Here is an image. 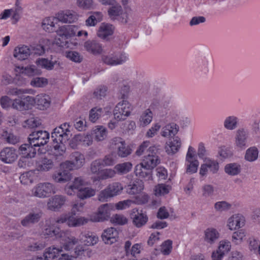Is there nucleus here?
Here are the masks:
<instances>
[{"mask_svg": "<svg viewBox=\"0 0 260 260\" xmlns=\"http://www.w3.org/2000/svg\"><path fill=\"white\" fill-rule=\"evenodd\" d=\"M14 72L15 74V78H14L10 74L4 73L2 77V82L4 84H10L15 83L18 85H22L25 81L21 75L30 77L32 75V68L31 65L23 67L20 65H15Z\"/></svg>", "mask_w": 260, "mask_h": 260, "instance_id": "nucleus-1", "label": "nucleus"}, {"mask_svg": "<svg viewBox=\"0 0 260 260\" xmlns=\"http://www.w3.org/2000/svg\"><path fill=\"white\" fill-rule=\"evenodd\" d=\"M62 132L61 128H55L51 134L53 148L56 151V155H62L65 152L66 147L64 143L69 139V136Z\"/></svg>", "mask_w": 260, "mask_h": 260, "instance_id": "nucleus-2", "label": "nucleus"}, {"mask_svg": "<svg viewBox=\"0 0 260 260\" xmlns=\"http://www.w3.org/2000/svg\"><path fill=\"white\" fill-rule=\"evenodd\" d=\"M45 231V233L50 237L54 236L56 239L62 238V241H64L63 247L67 250L71 249L78 242V239L73 236L69 237L68 234H66L58 228L46 229Z\"/></svg>", "mask_w": 260, "mask_h": 260, "instance_id": "nucleus-3", "label": "nucleus"}, {"mask_svg": "<svg viewBox=\"0 0 260 260\" xmlns=\"http://www.w3.org/2000/svg\"><path fill=\"white\" fill-rule=\"evenodd\" d=\"M31 134L28 138V143L22 144L18 149V153L21 158L19 161V166L25 167L31 165L32 155V146L31 143Z\"/></svg>", "mask_w": 260, "mask_h": 260, "instance_id": "nucleus-4", "label": "nucleus"}, {"mask_svg": "<svg viewBox=\"0 0 260 260\" xmlns=\"http://www.w3.org/2000/svg\"><path fill=\"white\" fill-rule=\"evenodd\" d=\"M122 190L123 186L120 183L113 182L100 192L98 199L101 202H106L108 199L119 194Z\"/></svg>", "mask_w": 260, "mask_h": 260, "instance_id": "nucleus-5", "label": "nucleus"}, {"mask_svg": "<svg viewBox=\"0 0 260 260\" xmlns=\"http://www.w3.org/2000/svg\"><path fill=\"white\" fill-rule=\"evenodd\" d=\"M133 107L127 101L123 100L117 104L113 111L115 119L117 121L124 120L128 117Z\"/></svg>", "mask_w": 260, "mask_h": 260, "instance_id": "nucleus-6", "label": "nucleus"}, {"mask_svg": "<svg viewBox=\"0 0 260 260\" xmlns=\"http://www.w3.org/2000/svg\"><path fill=\"white\" fill-rule=\"evenodd\" d=\"M130 217L132 219L133 223L137 228L144 226L148 220V217L146 212L137 208H134L132 210Z\"/></svg>", "mask_w": 260, "mask_h": 260, "instance_id": "nucleus-7", "label": "nucleus"}, {"mask_svg": "<svg viewBox=\"0 0 260 260\" xmlns=\"http://www.w3.org/2000/svg\"><path fill=\"white\" fill-rule=\"evenodd\" d=\"M56 61H52L48 58H38L35 61L37 68L34 67V75H41L42 71L41 69H45L47 71H51L54 69Z\"/></svg>", "mask_w": 260, "mask_h": 260, "instance_id": "nucleus-8", "label": "nucleus"}, {"mask_svg": "<svg viewBox=\"0 0 260 260\" xmlns=\"http://www.w3.org/2000/svg\"><path fill=\"white\" fill-rule=\"evenodd\" d=\"M56 192L55 186L51 183L46 182L40 183L36 188L34 195L39 198H45Z\"/></svg>", "mask_w": 260, "mask_h": 260, "instance_id": "nucleus-9", "label": "nucleus"}, {"mask_svg": "<svg viewBox=\"0 0 260 260\" xmlns=\"http://www.w3.org/2000/svg\"><path fill=\"white\" fill-rule=\"evenodd\" d=\"M32 103L31 96L28 95H22L15 99L12 103V106L14 109L20 111L28 110L31 108Z\"/></svg>", "mask_w": 260, "mask_h": 260, "instance_id": "nucleus-10", "label": "nucleus"}, {"mask_svg": "<svg viewBox=\"0 0 260 260\" xmlns=\"http://www.w3.org/2000/svg\"><path fill=\"white\" fill-rule=\"evenodd\" d=\"M111 207L112 206L108 204L100 206L98 212L92 217L91 220L100 222L108 220L110 218Z\"/></svg>", "mask_w": 260, "mask_h": 260, "instance_id": "nucleus-11", "label": "nucleus"}, {"mask_svg": "<svg viewBox=\"0 0 260 260\" xmlns=\"http://www.w3.org/2000/svg\"><path fill=\"white\" fill-rule=\"evenodd\" d=\"M31 54V49L24 45H19L15 47L13 52V57L19 61L27 60Z\"/></svg>", "mask_w": 260, "mask_h": 260, "instance_id": "nucleus-12", "label": "nucleus"}, {"mask_svg": "<svg viewBox=\"0 0 260 260\" xmlns=\"http://www.w3.org/2000/svg\"><path fill=\"white\" fill-rule=\"evenodd\" d=\"M88 220L81 217L76 218L71 216H63L59 217L56 221L58 223H66L69 226H79L87 223Z\"/></svg>", "mask_w": 260, "mask_h": 260, "instance_id": "nucleus-13", "label": "nucleus"}, {"mask_svg": "<svg viewBox=\"0 0 260 260\" xmlns=\"http://www.w3.org/2000/svg\"><path fill=\"white\" fill-rule=\"evenodd\" d=\"M18 158L17 151L12 147H6L0 152V159L6 164H12Z\"/></svg>", "mask_w": 260, "mask_h": 260, "instance_id": "nucleus-14", "label": "nucleus"}, {"mask_svg": "<svg viewBox=\"0 0 260 260\" xmlns=\"http://www.w3.org/2000/svg\"><path fill=\"white\" fill-rule=\"evenodd\" d=\"M49 40L41 38L34 43V55L42 56L50 48Z\"/></svg>", "mask_w": 260, "mask_h": 260, "instance_id": "nucleus-15", "label": "nucleus"}, {"mask_svg": "<svg viewBox=\"0 0 260 260\" xmlns=\"http://www.w3.org/2000/svg\"><path fill=\"white\" fill-rule=\"evenodd\" d=\"M78 30V27L74 25H66L60 26L56 32L62 39H67L74 36Z\"/></svg>", "mask_w": 260, "mask_h": 260, "instance_id": "nucleus-16", "label": "nucleus"}, {"mask_svg": "<svg viewBox=\"0 0 260 260\" xmlns=\"http://www.w3.org/2000/svg\"><path fill=\"white\" fill-rule=\"evenodd\" d=\"M49 138V133L45 131L34 129V146H44Z\"/></svg>", "mask_w": 260, "mask_h": 260, "instance_id": "nucleus-17", "label": "nucleus"}, {"mask_svg": "<svg viewBox=\"0 0 260 260\" xmlns=\"http://www.w3.org/2000/svg\"><path fill=\"white\" fill-rule=\"evenodd\" d=\"M50 103V98L46 94H38L34 98V106L41 110H44L49 108Z\"/></svg>", "mask_w": 260, "mask_h": 260, "instance_id": "nucleus-18", "label": "nucleus"}, {"mask_svg": "<svg viewBox=\"0 0 260 260\" xmlns=\"http://www.w3.org/2000/svg\"><path fill=\"white\" fill-rule=\"evenodd\" d=\"M101 237L105 244H112L117 241L118 238V232L113 228L104 230Z\"/></svg>", "mask_w": 260, "mask_h": 260, "instance_id": "nucleus-19", "label": "nucleus"}, {"mask_svg": "<svg viewBox=\"0 0 260 260\" xmlns=\"http://www.w3.org/2000/svg\"><path fill=\"white\" fill-rule=\"evenodd\" d=\"M53 166L52 160L44 156L39 157L36 160V167L38 171H48L52 169Z\"/></svg>", "mask_w": 260, "mask_h": 260, "instance_id": "nucleus-20", "label": "nucleus"}, {"mask_svg": "<svg viewBox=\"0 0 260 260\" xmlns=\"http://www.w3.org/2000/svg\"><path fill=\"white\" fill-rule=\"evenodd\" d=\"M66 198L62 196L56 195L49 199L47 203L48 209L58 211L64 204Z\"/></svg>", "mask_w": 260, "mask_h": 260, "instance_id": "nucleus-21", "label": "nucleus"}, {"mask_svg": "<svg viewBox=\"0 0 260 260\" xmlns=\"http://www.w3.org/2000/svg\"><path fill=\"white\" fill-rule=\"evenodd\" d=\"M56 18L60 22L69 23L74 22L78 19L76 13L71 11L59 12L56 14Z\"/></svg>", "mask_w": 260, "mask_h": 260, "instance_id": "nucleus-22", "label": "nucleus"}, {"mask_svg": "<svg viewBox=\"0 0 260 260\" xmlns=\"http://www.w3.org/2000/svg\"><path fill=\"white\" fill-rule=\"evenodd\" d=\"M114 26L109 24L102 23L98 30L97 35L99 37L106 40L109 39L114 32Z\"/></svg>", "mask_w": 260, "mask_h": 260, "instance_id": "nucleus-23", "label": "nucleus"}, {"mask_svg": "<svg viewBox=\"0 0 260 260\" xmlns=\"http://www.w3.org/2000/svg\"><path fill=\"white\" fill-rule=\"evenodd\" d=\"M244 217L239 214L231 217L228 220V226L231 230L239 229L244 225Z\"/></svg>", "mask_w": 260, "mask_h": 260, "instance_id": "nucleus-24", "label": "nucleus"}, {"mask_svg": "<svg viewBox=\"0 0 260 260\" xmlns=\"http://www.w3.org/2000/svg\"><path fill=\"white\" fill-rule=\"evenodd\" d=\"M159 162L160 160L158 156L149 153L144 156L141 164L152 170Z\"/></svg>", "mask_w": 260, "mask_h": 260, "instance_id": "nucleus-25", "label": "nucleus"}, {"mask_svg": "<svg viewBox=\"0 0 260 260\" xmlns=\"http://www.w3.org/2000/svg\"><path fill=\"white\" fill-rule=\"evenodd\" d=\"M152 171L140 163L135 167L134 172L137 177L142 178H146L149 180L152 178Z\"/></svg>", "mask_w": 260, "mask_h": 260, "instance_id": "nucleus-26", "label": "nucleus"}, {"mask_svg": "<svg viewBox=\"0 0 260 260\" xmlns=\"http://www.w3.org/2000/svg\"><path fill=\"white\" fill-rule=\"evenodd\" d=\"M126 57L124 56L103 55L102 60L104 63L110 66H115L122 63L125 60Z\"/></svg>", "mask_w": 260, "mask_h": 260, "instance_id": "nucleus-27", "label": "nucleus"}, {"mask_svg": "<svg viewBox=\"0 0 260 260\" xmlns=\"http://www.w3.org/2000/svg\"><path fill=\"white\" fill-rule=\"evenodd\" d=\"M173 140L167 143L166 146V152L168 154H173L176 153L181 146V141L178 137H173Z\"/></svg>", "mask_w": 260, "mask_h": 260, "instance_id": "nucleus-28", "label": "nucleus"}, {"mask_svg": "<svg viewBox=\"0 0 260 260\" xmlns=\"http://www.w3.org/2000/svg\"><path fill=\"white\" fill-rule=\"evenodd\" d=\"M86 50L93 54H99L102 52V45L95 40L87 41L84 45Z\"/></svg>", "mask_w": 260, "mask_h": 260, "instance_id": "nucleus-29", "label": "nucleus"}, {"mask_svg": "<svg viewBox=\"0 0 260 260\" xmlns=\"http://www.w3.org/2000/svg\"><path fill=\"white\" fill-rule=\"evenodd\" d=\"M143 188L144 183L142 180L136 179L133 182L132 184L128 186L127 190L129 194H135L141 192Z\"/></svg>", "mask_w": 260, "mask_h": 260, "instance_id": "nucleus-30", "label": "nucleus"}, {"mask_svg": "<svg viewBox=\"0 0 260 260\" xmlns=\"http://www.w3.org/2000/svg\"><path fill=\"white\" fill-rule=\"evenodd\" d=\"M247 134L243 129L237 131L236 145L239 148H244L246 146Z\"/></svg>", "mask_w": 260, "mask_h": 260, "instance_id": "nucleus-31", "label": "nucleus"}, {"mask_svg": "<svg viewBox=\"0 0 260 260\" xmlns=\"http://www.w3.org/2000/svg\"><path fill=\"white\" fill-rule=\"evenodd\" d=\"M61 251V250H59L55 247H50L46 249V252L44 253V257L38 256L34 260H49V258L54 259L57 256V254Z\"/></svg>", "mask_w": 260, "mask_h": 260, "instance_id": "nucleus-32", "label": "nucleus"}, {"mask_svg": "<svg viewBox=\"0 0 260 260\" xmlns=\"http://www.w3.org/2000/svg\"><path fill=\"white\" fill-rule=\"evenodd\" d=\"M179 130V126L176 123H172L167 124L161 132V135L164 137H174Z\"/></svg>", "mask_w": 260, "mask_h": 260, "instance_id": "nucleus-33", "label": "nucleus"}, {"mask_svg": "<svg viewBox=\"0 0 260 260\" xmlns=\"http://www.w3.org/2000/svg\"><path fill=\"white\" fill-rule=\"evenodd\" d=\"M124 145H125V143L122 138L115 137L111 140L110 146L113 150H117L118 155H122L124 153H122L120 149L123 148Z\"/></svg>", "mask_w": 260, "mask_h": 260, "instance_id": "nucleus-34", "label": "nucleus"}, {"mask_svg": "<svg viewBox=\"0 0 260 260\" xmlns=\"http://www.w3.org/2000/svg\"><path fill=\"white\" fill-rule=\"evenodd\" d=\"M71 162L76 169L80 168L84 162V155L78 151L72 153L71 155Z\"/></svg>", "mask_w": 260, "mask_h": 260, "instance_id": "nucleus-35", "label": "nucleus"}, {"mask_svg": "<svg viewBox=\"0 0 260 260\" xmlns=\"http://www.w3.org/2000/svg\"><path fill=\"white\" fill-rule=\"evenodd\" d=\"M52 178L56 182L61 183L70 180L72 175L67 170H63L56 174L53 175Z\"/></svg>", "mask_w": 260, "mask_h": 260, "instance_id": "nucleus-36", "label": "nucleus"}, {"mask_svg": "<svg viewBox=\"0 0 260 260\" xmlns=\"http://www.w3.org/2000/svg\"><path fill=\"white\" fill-rule=\"evenodd\" d=\"M102 14L100 12H90V15L86 19L85 22L87 26H95L96 23L101 21Z\"/></svg>", "mask_w": 260, "mask_h": 260, "instance_id": "nucleus-37", "label": "nucleus"}, {"mask_svg": "<svg viewBox=\"0 0 260 260\" xmlns=\"http://www.w3.org/2000/svg\"><path fill=\"white\" fill-rule=\"evenodd\" d=\"M241 166L237 163H231L227 164L224 167L226 173L231 176H235L241 172Z\"/></svg>", "mask_w": 260, "mask_h": 260, "instance_id": "nucleus-38", "label": "nucleus"}, {"mask_svg": "<svg viewBox=\"0 0 260 260\" xmlns=\"http://www.w3.org/2000/svg\"><path fill=\"white\" fill-rule=\"evenodd\" d=\"M95 193V190L91 188L83 187L77 191V196L79 199L84 200L93 196Z\"/></svg>", "mask_w": 260, "mask_h": 260, "instance_id": "nucleus-39", "label": "nucleus"}, {"mask_svg": "<svg viewBox=\"0 0 260 260\" xmlns=\"http://www.w3.org/2000/svg\"><path fill=\"white\" fill-rule=\"evenodd\" d=\"M90 137V136H84L81 134L76 135L69 141V146L72 149H76L81 142L85 141L86 139H89Z\"/></svg>", "mask_w": 260, "mask_h": 260, "instance_id": "nucleus-40", "label": "nucleus"}, {"mask_svg": "<svg viewBox=\"0 0 260 260\" xmlns=\"http://www.w3.org/2000/svg\"><path fill=\"white\" fill-rule=\"evenodd\" d=\"M258 150L255 147L248 148L245 155V159L250 162L254 161L257 159Z\"/></svg>", "mask_w": 260, "mask_h": 260, "instance_id": "nucleus-41", "label": "nucleus"}, {"mask_svg": "<svg viewBox=\"0 0 260 260\" xmlns=\"http://www.w3.org/2000/svg\"><path fill=\"white\" fill-rule=\"evenodd\" d=\"M219 234L218 232L214 229H208L205 231V240L211 244L218 239Z\"/></svg>", "mask_w": 260, "mask_h": 260, "instance_id": "nucleus-42", "label": "nucleus"}, {"mask_svg": "<svg viewBox=\"0 0 260 260\" xmlns=\"http://www.w3.org/2000/svg\"><path fill=\"white\" fill-rule=\"evenodd\" d=\"M108 12L111 18L115 19L116 17L123 14V10L121 6L116 3L115 4L112 5V7L109 9Z\"/></svg>", "mask_w": 260, "mask_h": 260, "instance_id": "nucleus-43", "label": "nucleus"}, {"mask_svg": "<svg viewBox=\"0 0 260 260\" xmlns=\"http://www.w3.org/2000/svg\"><path fill=\"white\" fill-rule=\"evenodd\" d=\"M117 159V156L116 153L112 152L104 157L102 160V163L103 166H112L116 162Z\"/></svg>", "mask_w": 260, "mask_h": 260, "instance_id": "nucleus-44", "label": "nucleus"}, {"mask_svg": "<svg viewBox=\"0 0 260 260\" xmlns=\"http://www.w3.org/2000/svg\"><path fill=\"white\" fill-rule=\"evenodd\" d=\"M53 19L54 18H47L43 20L42 24L43 29L49 32L56 31V30Z\"/></svg>", "mask_w": 260, "mask_h": 260, "instance_id": "nucleus-45", "label": "nucleus"}, {"mask_svg": "<svg viewBox=\"0 0 260 260\" xmlns=\"http://www.w3.org/2000/svg\"><path fill=\"white\" fill-rule=\"evenodd\" d=\"M132 167V165L129 162H125L119 164L115 166V169L118 173L121 174H126L130 171Z\"/></svg>", "mask_w": 260, "mask_h": 260, "instance_id": "nucleus-46", "label": "nucleus"}, {"mask_svg": "<svg viewBox=\"0 0 260 260\" xmlns=\"http://www.w3.org/2000/svg\"><path fill=\"white\" fill-rule=\"evenodd\" d=\"M93 132L95 135V138L98 141L104 140L106 136V128L103 126H96Z\"/></svg>", "mask_w": 260, "mask_h": 260, "instance_id": "nucleus-47", "label": "nucleus"}, {"mask_svg": "<svg viewBox=\"0 0 260 260\" xmlns=\"http://www.w3.org/2000/svg\"><path fill=\"white\" fill-rule=\"evenodd\" d=\"M171 186L164 184H158L155 187V194L157 196L168 194L171 189Z\"/></svg>", "mask_w": 260, "mask_h": 260, "instance_id": "nucleus-48", "label": "nucleus"}, {"mask_svg": "<svg viewBox=\"0 0 260 260\" xmlns=\"http://www.w3.org/2000/svg\"><path fill=\"white\" fill-rule=\"evenodd\" d=\"M103 113V109L101 108L95 107L91 109L89 113V119L94 122Z\"/></svg>", "mask_w": 260, "mask_h": 260, "instance_id": "nucleus-49", "label": "nucleus"}, {"mask_svg": "<svg viewBox=\"0 0 260 260\" xmlns=\"http://www.w3.org/2000/svg\"><path fill=\"white\" fill-rule=\"evenodd\" d=\"M237 118L229 116L225 120L224 125L228 129H234L237 127Z\"/></svg>", "mask_w": 260, "mask_h": 260, "instance_id": "nucleus-50", "label": "nucleus"}, {"mask_svg": "<svg viewBox=\"0 0 260 260\" xmlns=\"http://www.w3.org/2000/svg\"><path fill=\"white\" fill-rule=\"evenodd\" d=\"M20 180L22 184L25 185L31 184L32 181V172L29 171L23 173L20 177Z\"/></svg>", "mask_w": 260, "mask_h": 260, "instance_id": "nucleus-51", "label": "nucleus"}, {"mask_svg": "<svg viewBox=\"0 0 260 260\" xmlns=\"http://www.w3.org/2000/svg\"><path fill=\"white\" fill-rule=\"evenodd\" d=\"M111 221L118 225H123L127 222V219L123 215L115 214L111 217Z\"/></svg>", "mask_w": 260, "mask_h": 260, "instance_id": "nucleus-52", "label": "nucleus"}, {"mask_svg": "<svg viewBox=\"0 0 260 260\" xmlns=\"http://www.w3.org/2000/svg\"><path fill=\"white\" fill-rule=\"evenodd\" d=\"M172 241L167 240L163 242L161 245V252L164 255H168L171 252L172 249Z\"/></svg>", "mask_w": 260, "mask_h": 260, "instance_id": "nucleus-53", "label": "nucleus"}, {"mask_svg": "<svg viewBox=\"0 0 260 260\" xmlns=\"http://www.w3.org/2000/svg\"><path fill=\"white\" fill-rule=\"evenodd\" d=\"M152 113L149 109H147L141 116L140 121L144 125L149 124L152 120Z\"/></svg>", "mask_w": 260, "mask_h": 260, "instance_id": "nucleus-54", "label": "nucleus"}, {"mask_svg": "<svg viewBox=\"0 0 260 260\" xmlns=\"http://www.w3.org/2000/svg\"><path fill=\"white\" fill-rule=\"evenodd\" d=\"M230 242L226 241H221L219 243L217 251L224 255L225 253H228L231 249Z\"/></svg>", "mask_w": 260, "mask_h": 260, "instance_id": "nucleus-55", "label": "nucleus"}, {"mask_svg": "<svg viewBox=\"0 0 260 260\" xmlns=\"http://www.w3.org/2000/svg\"><path fill=\"white\" fill-rule=\"evenodd\" d=\"M231 205L225 201L216 202L214 204V208L216 211L222 212L230 209Z\"/></svg>", "mask_w": 260, "mask_h": 260, "instance_id": "nucleus-56", "label": "nucleus"}, {"mask_svg": "<svg viewBox=\"0 0 260 260\" xmlns=\"http://www.w3.org/2000/svg\"><path fill=\"white\" fill-rule=\"evenodd\" d=\"M3 136L10 144H15L19 141V138L18 137L11 133L8 134L7 131L4 132Z\"/></svg>", "mask_w": 260, "mask_h": 260, "instance_id": "nucleus-57", "label": "nucleus"}, {"mask_svg": "<svg viewBox=\"0 0 260 260\" xmlns=\"http://www.w3.org/2000/svg\"><path fill=\"white\" fill-rule=\"evenodd\" d=\"M245 236L244 233L242 230L235 232L232 236V241L236 244L240 243Z\"/></svg>", "mask_w": 260, "mask_h": 260, "instance_id": "nucleus-58", "label": "nucleus"}, {"mask_svg": "<svg viewBox=\"0 0 260 260\" xmlns=\"http://www.w3.org/2000/svg\"><path fill=\"white\" fill-rule=\"evenodd\" d=\"M67 56L71 60L76 62H81L83 59L82 56L76 51H71L68 52Z\"/></svg>", "mask_w": 260, "mask_h": 260, "instance_id": "nucleus-59", "label": "nucleus"}, {"mask_svg": "<svg viewBox=\"0 0 260 260\" xmlns=\"http://www.w3.org/2000/svg\"><path fill=\"white\" fill-rule=\"evenodd\" d=\"M103 165L102 160L100 159L93 161L90 165V171L92 174H99Z\"/></svg>", "mask_w": 260, "mask_h": 260, "instance_id": "nucleus-60", "label": "nucleus"}, {"mask_svg": "<svg viewBox=\"0 0 260 260\" xmlns=\"http://www.w3.org/2000/svg\"><path fill=\"white\" fill-rule=\"evenodd\" d=\"M150 145L149 141L143 142L138 147L136 151V154L138 156H140L143 154L147 155V149Z\"/></svg>", "mask_w": 260, "mask_h": 260, "instance_id": "nucleus-61", "label": "nucleus"}, {"mask_svg": "<svg viewBox=\"0 0 260 260\" xmlns=\"http://www.w3.org/2000/svg\"><path fill=\"white\" fill-rule=\"evenodd\" d=\"M203 196L205 198H208L212 196L214 193V187L209 184H206L203 186Z\"/></svg>", "mask_w": 260, "mask_h": 260, "instance_id": "nucleus-62", "label": "nucleus"}, {"mask_svg": "<svg viewBox=\"0 0 260 260\" xmlns=\"http://www.w3.org/2000/svg\"><path fill=\"white\" fill-rule=\"evenodd\" d=\"M115 174V172L112 169H106L100 172L99 178L104 180L109 178L113 177Z\"/></svg>", "mask_w": 260, "mask_h": 260, "instance_id": "nucleus-63", "label": "nucleus"}, {"mask_svg": "<svg viewBox=\"0 0 260 260\" xmlns=\"http://www.w3.org/2000/svg\"><path fill=\"white\" fill-rule=\"evenodd\" d=\"M206 164L209 169L213 174L216 173L219 169L218 163L215 161L209 159L206 161Z\"/></svg>", "mask_w": 260, "mask_h": 260, "instance_id": "nucleus-64", "label": "nucleus"}]
</instances>
